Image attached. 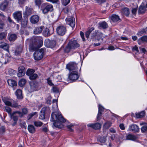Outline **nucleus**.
<instances>
[{
    "label": "nucleus",
    "mask_w": 147,
    "mask_h": 147,
    "mask_svg": "<svg viewBox=\"0 0 147 147\" xmlns=\"http://www.w3.org/2000/svg\"><path fill=\"white\" fill-rule=\"evenodd\" d=\"M40 9L43 14H47L49 11H53V8L51 4H50L48 3H45L42 4Z\"/></svg>",
    "instance_id": "nucleus-1"
},
{
    "label": "nucleus",
    "mask_w": 147,
    "mask_h": 147,
    "mask_svg": "<svg viewBox=\"0 0 147 147\" xmlns=\"http://www.w3.org/2000/svg\"><path fill=\"white\" fill-rule=\"evenodd\" d=\"M51 121H57L61 122H64L65 119L61 115H59L57 113H53L51 115Z\"/></svg>",
    "instance_id": "nucleus-2"
},
{
    "label": "nucleus",
    "mask_w": 147,
    "mask_h": 147,
    "mask_svg": "<svg viewBox=\"0 0 147 147\" xmlns=\"http://www.w3.org/2000/svg\"><path fill=\"white\" fill-rule=\"evenodd\" d=\"M45 51L44 49L42 48L40 50L36 51L34 54V59L36 60H39L43 57V55Z\"/></svg>",
    "instance_id": "nucleus-3"
},
{
    "label": "nucleus",
    "mask_w": 147,
    "mask_h": 147,
    "mask_svg": "<svg viewBox=\"0 0 147 147\" xmlns=\"http://www.w3.org/2000/svg\"><path fill=\"white\" fill-rule=\"evenodd\" d=\"M35 70L32 69H28L26 72V74L29 76L30 80H34L36 79L38 77V75L36 74H34Z\"/></svg>",
    "instance_id": "nucleus-4"
},
{
    "label": "nucleus",
    "mask_w": 147,
    "mask_h": 147,
    "mask_svg": "<svg viewBox=\"0 0 147 147\" xmlns=\"http://www.w3.org/2000/svg\"><path fill=\"white\" fill-rule=\"evenodd\" d=\"M57 34L61 36H63L65 34L67 30L65 27L63 26H59L56 29Z\"/></svg>",
    "instance_id": "nucleus-5"
},
{
    "label": "nucleus",
    "mask_w": 147,
    "mask_h": 147,
    "mask_svg": "<svg viewBox=\"0 0 147 147\" xmlns=\"http://www.w3.org/2000/svg\"><path fill=\"white\" fill-rule=\"evenodd\" d=\"M67 68L70 71H78L77 64L74 62H70L66 65Z\"/></svg>",
    "instance_id": "nucleus-6"
},
{
    "label": "nucleus",
    "mask_w": 147,
    "mask_h": 147,
    "mask_svg": "<svg viewBox=\"0 0 147 147\" xmlns=\"http://www.w3.org/2000/svg\"><path fill=\"white\" fill-rule=\"evenodd\" d=\"M69 79L71 80H75L78 79L79 77L78 71H71L69 76Z\"/></svg>",
    "instance_id": "nucleus-7"
},
{
    "label": "nucleus",
    "mask_w": 147,
    "mask_h": 147,
    "mask_svg": "<svg viewBox=\"0 0 147 147\" xmlns=\"http://www.w3.org/2000/svg\"><path fill=\"white\" fill-rule=\"evenodd\" d=\"M45 46L48 48H53L56 45V42L54 40H46L44 42Z\"/></svg>",
    "instance_id": "nucleus-8"
},
{
    "label": "nucleus",
    "mask_w": 147,
    "mask_h": 147,
    "mask_svg": "<svg viewBox=\"0 0 147 147\" xmlns=\"http://www.w3.org/2000/svg\"><path fill=\"white\" fill-rule=\"evenodd\" d=\"M67 23L69 24L71 27L73 28L74 27L75 25V18L71 17L70 18H68L66 19Z\"/></svg>",
    "instance_id": "nucleus-9"
},
{
    "label": "nucleus",
    "mask_w": 147,
    "mask_h": 147,
    "mask_svg": "<svg viewBox=\"0 0 147 147\" xmlns=\"http://www.w3.org/2000/svg\"><path fill=\"white\" fill-rule=\"evenodd\" d=\"M69 45L73 49H75L80 46V45L76 40H71L69 41Z\"/></svg>",
    "instance_id": "nucleus-10"
},
{
    "label": "nucleus",
    "mask_w": 147,
    "mask_h": 147,
    "mask_svg": "<svg viewBox=\"0 0 147 147\" xmlns=\"http://www.w3.org/2000/svg\"><path fill=\"white\" fill-rule=\"evenodd\" d=\"M18 73L17 75L19 77H21L24 75L25 74V67L22 66H21L18 68Z\"/></svg>",
    "instance_id": "nucleus-11"
},
{
    "label": "nucleus",
    "mask_w": 147,
    "mask_h": 147,
    "mask_svg": "<svg viewBox=\"0 0 147 147\" xmlns=\"http://www.w3.org/2000/svg\"><path fill=\"white\" fill-rule=\"evenodd\" d=\"M40 18L36 15H33L30 18V21L32 24H35L37 23L39 21Z\"/></svg>",
    "instance_id": "nucleus-12"
},
{
    "label": "nucleus",
    "mask_w": 147,
    "mask_h": 147,
    "mask_svg": "<svg viewBox=\"0 0 147 147\" xmlns=\"http://www.w3.org/2000/svg\"><path fill=\"white\" fill-rule=\"evenodd\" d=\"M2 100L5 104L8 106H10L14 102L13 100L9 99V98L4 97L2 98Z\"/></svg>",
    "instance_id": "nucleus-13"
},
{
    "label": "nucleus",
    "mask_w": 147,
    "mask_h": 147,
    "mask_svg": "<svg viewBox=\"0 0 147 147\" xmlns=\"http://www.w3.org/2000/svg\"><path fill=\"white\" fill-rule=\"evenodd\" d=\"M14 18L17 21L20 20L22 18V13L21 11H17L13 14Z\"/></svg>",
    "instance_id": "nucleus-14"
},
{
    "label": "nucleus",
    "mask_w": 147,
    "mask_h": 147,
    "mask_svg": "<svg viewBox=\"0 0 147 147\" xmlns=\"http://www.w3.org/2000/svg\"><path fill=\"white\" fill-rule=\"evenodd\" d=\"M30 91H36L37 89L38 86V83L36 82H32L30 83Z\"/></svg>",
    "instance_id": "nucleus-15"
},
{
    "label": "nucleus",
    "mask_w": 147,
    "mask_h": 147,
    "mask_svg": "<svg viewBox=\"0 0 147 147\" xmlns=\"http://www.w3.org/2000/svg\"><path fill=\"white\" fill-rule=\"evenodd\" d=\"M44 28V27L42 26L35 27L34 30V34H40L41 33Z\"/></svg>",
    "instance_id": "nucleus-16"
},
{
    "label": "nucleus",
    "mask_w": 147,
    "mask_h": 147,
    "mask_svg": "<svg viewBox=\"0 0 147 147\" xmlns=\"http://www.w3.org/2000/svg\"><path fill=\"white\" fill-rule=\"evenodd\" d=\"M87 125L88 127H91L95 129H99L101 127V125L99 123L88 124Z\"/></svg>",
    "instance_id": "nucleus-17"
},
{
    "label": "nucleus",
    "mask_w": 147,
    "mask_h": 147,
    "mask_svg": "<svg viewBox=\"0 0 147 147\" xmlns=\"http://www.w3.org/2000/svg\"><path fill=\"white\" fill-rule=\"evenodd\" d=\"M8 2L7 1H5L0 4V9L2 11H5L8 6Z\"/></svg>",
    "instance_id": "nucleus-18"
},
{
    "label": "nucleus",
    "mask_w": 147,
    "mask_h": 147,
    "mask_svg": "<svg viewBox=\"0 0 147 147\" xmlns=\"http://www.w3.org/2000/svg\"><path fill=\"white\" fill-rule=\"evenodd\" d=\"M130 131H132L134 132H138L139 131L138 126L135 124H132L130 125L129 127Z\"/></svg>",
    "instance_id": "nucleus-19"
},
{
    "label": "nucleus",
    "mask_w": 147,
    "mask_h": 147,
    "mask_svg": "<svg viewBox=\"0 0 147 147\" xmlns=\"http://www.w3.org/2000/svg\"><path fill=\"white\" fill-rule=\"evenodd\" d=\"M98 26L100 29H106L108 27L107 24L105 21L99 23L98 24Z\"/></svg>",
    "instance_id": "nucleus-20"
},
{
    "label": "nucleus",
    "mask_w": 147,
    "mask_h": 147,
    "mask_svg": "<svg viewBox=\"0 0 147 147\" xmlns=\"http://www.w3.org/2000/svg\"><path fill=\"white\" fill-rule=\"evenodd\" d=\"M7 83L8 85L11 87L14 88V87H16L17 86V83L16 82L12 79H9L7 80ZM13 89H15L13 88Z\"/></svg>",
    "instance_id": "nucleus-21"
},
{
    "label": "nucleus",
    "mask_w": 147,
    "mask_h": 147,
    "mask_svg": "<svg viewBox=\"0 0 147 147\" xmlns=\"http://www.w3.org/2000/svg\"><path fill=\"white\" fill-rule=\"evenodd\" d=\"M15 94L18 99H22L23 98L22 94V91L20 89H18L15 92Z\"/></svg>",
    "instance_id": "nucleus-22"
},
{
    "label": "nucleus",
    "mask_w": 147,
    "mask_h": 147,
    "mask_svg": "<svg viewBox=\"0 0 147 147\" xmlns=\"http://www.w3.org/2000/svg\"><path fill=\"white\" fill-rule=\"evenodd\" d=\"M122 14L128 16L129 14V8L127 7H124L122 8L121 11Z\"/></svg>",
    "instance_id": "nucleus-23"
},
{
    "label": "nucleus",
    "mask_w": 147,
    "mask_h": 147,
    "mask_svg": "<svg viewBox=\"0 0 147 147\" xmlns=\"http://www.w3.org/2000/svg\"><path fill=\"white\" fill-rule=\"evenodd\" d=\"M0 48L7 50L9 49L8 45L4 42H0Z\"/></svg>",
    "instance_id": "nucleus-24"
},
{
    "label": "nucleus",
    "mask_w": 147,
    "mask_h": 147,
    "mask_svg": "<svg viewBox=\"0 0 147 147\" xmlns=\"http://www.w3.org/2000/svg\"><path fill=\"white\" fill-rule=\"evenodd\" d=\"M22 46L19 45L17 47L15 51V54L16 55H18L22 52Z\"/></svg>",
    "instance_id": "nucleus-25"
},
{
    "label": "nucleus",
    "mask_w": 147,
    "mask_h": 147,
    "mask_svg": "<svg viewBox=\"0 0 147 147\" xmlns=\"http://www.w3.org/2000/svg\"><path fill=\"white\" fill-rule=\"evenodd\" d=\"M111 20L114 22H116L120 20L119 16L115 14H113L111 17Z\"/></svg>",
    "instance_id": "nucleus-26"
},
{
    "label": "nucleus",
    "mask_w": 147,
    "mask_h": 147,
    "mask_svg": "<svg viewBox=\"0 0 147 147\" xmlns=\"http://www.w3.org/2000/svg\"><path fill=\"white\" fill-rule=\"evenodd\" d=\"M8 37L9 40L10 41H14L17 38V35L15 34H9Z\"/></svg>",
    "instance_id": "nucleus-27"
},
{
    "label": "nucleus",
    "mask_w": 147,
    "mask_h": 147,
    "mask_svg": "<svg viewBox=\"0 0 147 147\" xmlns=\"http://www.w3.org/2000/svg\"><path fill=\"white\" fill-rule=\"evenodd\" d=\"M51 34L49 29L47 28H46L43 32V35L46 37L50 36Z\"/></svg>",
    "instance_id": "nucleus-28"
},
{
    "label": "nucleus",
    "mask_w": 147,
    "mask_h": 147,
    "mask_svg": "<svg viewBox=\"0 0 147 147\" xmlns=\"http://www.w3.org/2000/svg\"><path fill=\"white\" fill-rule=\"evenodd\" d=\"M92 36H91V38H93L94 37L96 36H98L100 37L102 36L103 34L101 32H99L98 30H96L94 33L92 34Z\"/></svg>",
    "instance_id": "nucleus-29"
},
{
    "label": "nucleus",
    "mask_w": 147,
    "mask_h": 147,
    "mask_svg": "<svg viewBox=\"0 0 147 147\" xmlns=\"http://www.w3.org/2000/svg\"><path fill=\"white\" fill-rule=\"evenodd\" d=\"M40 111L45 114H49L50 112V110L49 107H45L42 108Z\"/></svg>",
    "instance_id": "nucleus-30"
},
{
    "label": "nucleus",
    "mask_w": 147,
    "mask_h": 147,
    "mask_svg": "<svg viewBox=\"0 0 147 147\" xmlns=\"http://www.w3.org/2000/svg\"><path fill=\"white\" fill-rule=\"evenodd\" d=\"M28 129L29 131L31 133H34L35 131V129L34 127V126L31 125H28Z\"/></svg>",
    "instance_id": "nucleus-31"
},
{
    "label": "nucleus",
    "mask_w": 147,
    "mask_h": 147,
    "mask_svg": "<svg viewBox=\"0 0 147 147\" xmlns=\"http://www.w3.org/2000/svg\"><path fill=\"white\" fill-rule=\"evenodd\" d=\"M142 41L143 42H147V36H144L140 38H139L138 40V43L140 45L141 44V41Z\"/></svg>",
    "instance_id": "nucleus-32"
},
{
    "label": "nucleus",
    "mask_w": 147,
    "mask_h": 147,
    "mask_svg": "<svg viewBox=\"0 0 147 147\" xmlns=\"http://www.w3.org/2000/svg\"><path fill=\"white\" fill-rule=\"evenodd\" d=\"M26 82V80L25 79L22 78L19 81L18 85L22 87L25 84Z\"/></svg>",
    "instance_id": "nucleus-33"
},
{
    "label": "nucleus",
    "mask_w": 147,
    "mask_h": 147,
    "mask_svg": "<svg viewBox=\"0 0 147 147\" xmlns=\"http://www.w3.org/2000/svg\"><path fill=\"white\" fill-rule=\"evenodd\" d=\"M126 138L128 140H135L136 139L137 137L134 135L131 134H129L127 136Z\"/></svg>",
    "instance_id": "nucleus-34"
},
{
    "label": "nucleus",
    "mask_w": 147,
    "mask_h": 147,
    "mask_svg": "<svg viewBox=\"0 0 147 147\" xmlns=\"http://www.w3.org/2000/svg\"><path fill=\"white\" fill-rule=\"evenodd\" d=\"M26 10L25 14L27 16H29L31 14L32 9L27 6L26 7Z\"/></svg>",
    "instance_id": "nucleus-35"
},
{
    "label": "nucleus",
    "mask_w": 147,
    "mask_h": 147,
    "mask_svg": "<svg viewBox=\"0 0 147 147\" xmlns=\"http://www.w3.org/2000/svg\"><path fill=\"white\" fill-rule=\"evenodd\" d=\"M7 33L6 32H0V40L5 39L6 38Z\"/></svg>",
    "instance_id": "nucleus-36"
},
{
    "label": "nucleus",
    "mask_w": 147,
    "mask_h": 147,
    "mask_svg": "<svg viewBox=\"0 0 147 147\" xmlns=\"http://www.w3.org/2000/svg\"><path fill=\"white\" fill-rule=\"evenodd\" d=\"M146 10V9L145 7L140 6L139 7L138 12L140 14L143 13L145 12Z\"/></svg>",
    "instance_id": "nucleus-37"
},
{
    "label": "nucleus",
    "mask_w": 147,
    "mask_h": 147,
    "mask_svg": "<svg viewBox=\"0 0 147 147\" xmlns=\"http://www.w3.org/2000/svg\"><path fill=\"white\" fill-rule=\"evenodd\" d=\"M145 115V112L144 111L136 114V116L137 118H140L144 117Z\"/></svg>",
    "instance_id": "nucleus-38"
},
{
    "label": "nucleus",
    "mask_w": 147,
    "mask_h": 147,
    "mask_svg": "<svg viewBox=\"0 0 147 147\" xmlns=\"http://www.w3.org/2000/svg\"><path fill=\"white\" fill-rule=\"evenodd\" d=\"M16 113L15 112H13L10 115L11 118L13 119V120L15 122H17L18 119V116L15 115Z\"/></svg>",
    "instance_id": "nucleus-39"
},
{
    "label": "nucleus",
    "mask_w": 147,
    "mask_h": 147,
    "mask_svg": "<svg viewBox=\"0 0 147 147\" xmlns=\"http://www.w3.org/2000/svg\"><path fill=\"white\" fill-rule=\"evenodd\" d=\"M5 61L4 62V63L6 64L11 60V58L10 55L9 54H6L5 56Z\"/></svg>",
    "instance_id": "nucleus-40"
},
{
    "label": "nucleus",
    "mask_w": 147,
    "mask_h": 147,
    "mask_svg": "<svg viewBox=\"0 0 147 147\" xmlns=\"http://www.w3.org/2000/svg\"><path fill=\"white\" fill-rule=\"evenodd\" d=\"M94 28L93 27H92L87 31L85 33V35L86 37L88 38L89 36V35L91 32L92 31L94 30Z\"/></svg>",
    "instance_id": "nucleus-41"
},
{
    "label": "nucleus",
    "mask_w": 147,
    "mask_h": 147,
    "mask_svg": "<svg viewBox=\"0 0 147 147\" xmlns=\"http://www.w3.org/2000/svg\"><path fill=\"white\" fill-rule=\"evenodd\" d=\"M112 123L110 121H107L105 123L104 127L105 129H108L111 126Z\"/></svg>",
    "instance_id": "nucleus-42"
},
{
    "label": "nucleus",
    "mask_w": 147,
    "mask_h": 147,
    "mask_svg": "<svg viewBox=\"0 0 147 147\" xmlns=\"http://www.w3.org/2000/svg\"><path fill=\"white\" fill-rule=\"evenodd\" d=\"M28 22L27 19L22 20V21L21 25L22 27L25 28Z\"/></svg>",
    "instance_id": "nucleus-43"
},
{
    "label": "nucleus",
    "mask_w": 147,
    "mask_h": 147,
    "mask_svg": "<svg viewBox=\"0 0 147 147\" xmlns=\"http://www.w3.org/2000/svg\"><path fill=\"white\" fill-rule=\"evenodd\" d=\"M73 49L69 45V44L68 43L67 46L64 49V51L67 53H68L71 50Z\"/></svg>",
    "instance_id": "nucleus-44"
},
{
    "label": "nucleus",
    "mask_w": 147,
    "mask_h": 147,
    "mask_svg": "<svg viewBox=\"0 0 147 147\" xmlns=\"http://www.w3.org/2000/svg\"><path fill=\"white\" fill-rule=\"evenodd\" d=\"M4 109L5 111L7 112L10 115L12 114L11 113V110L10 108L8 107H5Z\"/></svg>",
    "instance_id": "nucleus-45"
},
{
    "label": "nucleus",
    "mask_w": 147,
    "mask_h": 147,
    "mask_svg": "<svg viewBox=\"0 0 147 147\" xmlns=\"http://www.w3.org/2000/svg\"><path fill=\"white\" fill-rule=\"evenodd\" d=\"M35 125L37 127H40L42 125L43 123L40 121H35L34 122Z\"/></svg>",
    "instance_id": "nucleus-46"
},
{
    "label": "nucleus",
    "mask_w": 147,
    "mask_h": 147,
    "mask_svg": "<svg viewBox=\"0 0 147 147\" xmlns=\"http://www.w3.org/2000/svg\"><path fill=\"white\" fill-rule=\"evenodd\" d=\"M37 48L34 45H31L30 46L29 49L31 51H33L37 50Z\"/></svg>",
    "instance_id": "nucleus-47"
},
{
    "label": "nucleus",
    "mask_w": 147,
    "mask_h": 147,
    "mask_svg": "<svg viewBox=\"0 0 147 147\" xmlns=\"http://www.w3.org/2000/svg\"><path fill=\"white\" fill-rule=\"evenodd\" d=\"M37 113V112H32L30 113L28 116L27 118L28 120L30 119L34 116L36 115Z\"/></svg>",
    "instance_id": "nucleus-48"
},
{
    "label": "nucleus",
    "mask_w": 147,
    "mask_h": 147,
    "mask_svg": "<svg viewBox=\"0 0 147 147\" xmlns=\"http://www.w3.org/2000/svg\"><path fill=\"white\" fill-rule=\"evenodd\" d=\"M45 114L44 113H42V112H41L40 111L39 118L41 120L44 119L45 118Z\"/></svg>",
    "instance_id": "nucleus-49"
},
{
    "label": "nucleus",
    "mask_w": 147,
    "mask_h": 147,
    "mask_svg": "<svg viewBox=\"0 0 147 147\" xmlns=\"http://www.w3.org/2000/svg\"><path fill=\"white\" fill-rule=\"evenodd\" d=\"M146 32L145 29H143L141 30L138 32L137 33V35L139 36H140L143 35L144 33H146Z\"/></svg>",
    "instance_id": "nucleus-50"
},
{
    "label": "nucleus",
    "mask_w": 147,
    "mask_h": 147,
    "mask_svg": "<svg viewBox=\"0 0 147 147\" xmlns=\"http://www.w3.org/2000/svg\"><path fill=\"white\" fill-rule=\"evenodd\" d=\"M51 90L54 93H58L59 92V89L56 86L53 87Z\"/></svg>",
    "instance_id": "nucleus-51"
},
{
    "label": "nucleus",
    "mask_w": 147,
    "mask_h": 147,
    "mask_svg": "<svg viewBox=\"0 0 147 147\" xmlns=\"http://www.w3.org/2000/svg\"><path fill=\"white\" fill-rule=\"evenodd\" d=\"M5 131V128L4 126H1L0 127V134H3Z\"/></svg>",
    "instance_id": "nucleus-52"
},
{
    "label": "nucleus",
    "mask_w": 147,
    "mask_h": 147,
    "mask_svg": "<svg viewBox=\"0 0 147 147\" xmlns=\"http://www.w3.org/2000/svg\"><path fill=\"white\" fill-rule=\"evenodd\" d=\"M34 2L36 5L39 6L42 1L41 0H35Z\"/></svg>",
    "instance_id": "nucleus-53"
},
{
    "label": "nucleus",
    "mask_w": 147,
    "mask_h": 147,
    "mask_svg": "<svg viewBox=\"0 0 147 147\" xmlns=\"http://www.w3.org/2000/svg\"><path fill=\"white\" fill-rule=\"evenodd\" d=\"M99 141L102 143H104L106 141L105 137H100L99 138Z\"/></svg>",
    "instance_id": "nucleus-54"
},
{
    "label": "nucleus",
    "mask_w": 147,
    "mask_h": 147,
    "mask_svg": "<svg viewBox=\"0 0 147 147\" xmlns=\"http://www.w3.org/2000/svg\"><path fill=\"white\" fill-rule=\"evenodd\" d=\"M70 0H62L63 4L64 5H67L70 2Z\"/></svg>",
    "instance_id": "nucleus-55"
},
{
    "label": "nucleus",
    "mask_w": 147,
    "mask_h": 147,
    "mask_svg": "<svg viewBox=\"0 0 147 147\" xmlns=\"http://www.w3.org/2000/svg\"><path fill=\"white\" fill-rule=\"evenodd\" d=\"M141 130L142 132H144L147 130V125L143 126L141 128Z\"/></svg>",
    "instance_id": "nucleus-56"
},
{
    "label": "nucleus",
    "mask_w": 147,
    "mask_h": 147,
    "mask_svg": "<svg viewBox=\"0 0 147 147\" xmlns=\"http://www.w3.org/2000/svg\"><path fill=\"white\" fill-rule=\"evenodd\" d=\"M11 107H14L15 108H16L18 107V104L14 101L13 102V103L10 106Z\"/></svg>",
    "instance_id": "nucleus-57"
},
{
    "label": "nucleus",
    "mask_w": 147,
    "mask_h": 147,
    "mask_svg": "<svg viewBox=\"0 0 147 147\" xmlns=\"http://www.w3.org/2000/svg\"><path fill=\"white\" fill-rule=\"evenodd\" d=\"M104 110V108L100 105H99L98 112L102 113Z\"/></svg>",
    "instance_id": "nucleus-58"
},
{
    "label": "nucleus",
    "mask_w": 147,
    "mask_h": 147,
    "mask_svg": "<svg viewBox=\"0 0 147 147\" xmlns=\"http://www.w3.org/2000/svg\"><path fill=\"white\" fill-rule=\"evenodd\" d=\"M132 50L133 51H136L137 53H138L139 52L138 48L136 45H135L132 48Z\"/></svg>",
    "instance_id": "nucleus-59"
},
{
    "label": "nucleus",
    "mask_w": 147,
    "mask_h": 147,
    "mask_svg": "<svg viewBox=\"0 0 147 147\" xmlns=\"http://www.w3.org/2000/svg\"><path fill=\"white\" fill-rule=\"evenodd\" d=\"M102 114V113L98 112L97 117V119L98 121L100 120L101 118Z\"/></svg>",
    "instance_id": "nucleus-60"
},
{
    "label": "nucleus",
    "mask_w": 147,
    "mask_h": 147,
    "mask_svg": "<svg viewBox=\"0 0 147 147\" xmlns=\"http://www.w3.org/2000/svg\"><path fill=\"white\" fill-rule=\"evenodd\" d=\"M80 35L82 39V40L83 41H85L86 40L84 37V33L82 31H80Z\"/></svg>",
    "instance_id": "nucleus-61"
},
{
    "label": "nucleus",
    "mask_w": 147,
    "mask_h": 147,
    "mask_svg": "<svg viewBox=\"0 0 147 147\" xmlns=\"http://www.w3.org/2000/svg\"><path fill=\"white\" fill-rule=\"evenodd\" d=\"M47 80L49 85L51 86H53L54 85L53 83L52 82L51 80H50L49 78L47 79Z\"/></svg>",
    "instance_id": "nucleus-62"
},
{
    "label": "nucleus",
    "mask_w": 147,
    "mask_h": 147,
    "mask_svg": "<svg viewBox=\"0 0 147 147\" xmlns=\"http://www.w3.org/2000/svg\"><path fill=\"white\" fill-rule=\"evenodd\" d=\"M28 112V109L26 108H23L22 109V112L24 115L26 114Z\"/></svg>",
    "instance_id": "nucleus-63"
},
{
    "label": "nucleus",
    "mask_w": 147,
    "mask_h": 147,
    "mask_svg": "<svg viewBox=\"0 0 147 147\" xmlns=\"http://www.w3.org/2000/svg\"><path fill=\"white\" fill-rule=\"evenodd\" d=\"M15 71L13 69H11L9 71V75L11 76H12L15 73Z\"/></svg>",
    "instance_id": "nucleus-64"
}]
</instances>
